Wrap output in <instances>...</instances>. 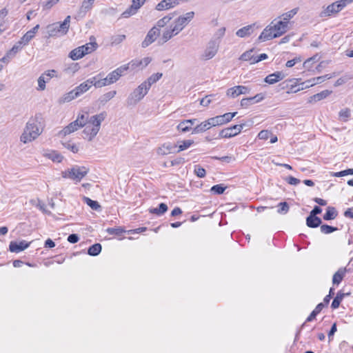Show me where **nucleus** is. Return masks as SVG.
<instances>
[{"label":"nucleus","instance_id":"1","mask_svg":"<svg viewBox=\"0 0 353 353\" xmlns=\"http://www.w3.org/2000/svg\"><path fill=\"white\" fill-rule=\"evenodd\" d=\"M45 127L44 121L40 114L30 118L26 123L20 137V141L23 143L34 141L43 132Z\"/></svg>","mask_w":353,"mask_h":353},{"label":"nucleus","instance_id":"2","mask_svg":"<svg viewBox=\"0 0 353 353\" xmlns=\"http://www.w3.org/2000/svg\"><path fill=\"white\" fill-rule=\"evenodd\" d=\"M288 30V22L278 21L275 23L272 22L261 32L258 38L259 41H265L271 40L274 38L279 37L286 32Z\"/></svg>","mask_w":353,"mask_h":353},{"label":"nucleus","instance_id":"3","mask_svg":"<svg viewBox=\"0 0 353 353\" xmlns=\"http://www.w3.org/2000/svg\"><path fill=\"white\" fill-rule=\"evenodd\" d=\"M106 115V112H105L92 117L88 115V121L85 125V128L83 131V133L85 135L84 139H87L88 141H92L98 134L101 128V124L105 119Z\"/></svg>","mask_w":353,"mask_h":353},{"label":"nucleus","instance_id":"4","mask_svg":"<svg viewBox=\"0 0 353 353\" xmlns=\"http://www.w3.org/2000/svg\"><path fill=\"white\" fill-rule=\"evenodd\" d=\"M70 16H67L62 23H54L46 27V37H59L65 34L69 30Z\"/></svg>","mask_w":353,"mask_h":353},{"label":"nucleus","instance_id":"5","mask_svg":"<svg viewBox=\"0 0 353 353\" xmlns=\"http://www.w3.org/2000/svg\"><path fill=\"white\" fill-rule=\"evenodd\" d=\"M88 112L82 111L81 113L78 114L75 121L70 123L59 132V135L60 137H65L66 135L77 131L79 128L84 127L88 121Z\"/></svg>","mask_w":353,"mask_h":353},{"label":"nucleus","instance_id":"6","mask_svg":"<svg viewBox=\"0 0 353 353\" xmlns=\"http://www.w3.org/2000/svg\"><path fill=\"white\" fill-rule=\"evenodd\" d=\"M89 169L84 166L75 165L61 172L63 178H68L76 182H79L88 173Z\"/></svg>","mask_w":353,"mask_h":353},{"label":"nucleus","instance_id":"7","mask_svg":"<svg viewBox=\"0 0 353 353\" xmlns=\"http://www.w3.org/2000/svg\"><path fill=\"white\" fill-rule=\"evenodd\" d=\"M149 89L143 83L134 89L128 97L126 104L128 106H134L148 92Z\"/></svg>","mask_w":353,"mask_h":353},{"label":"nucleus","instance_id":"8","mask_svg":"<svg viewBox=\"0 0 353 353\" xmlns=\"http://www.w3.org/2000/svg\"><path fill=\"white\" fill-rule=\"evenodd\" d=\"M194 16V12H189L185 14L183 16L179 17L175 20L174 26L175 30L178 31L179 33L183 30V29L188 25V23L193 19Z\"/></svg>","mask_w":353,"mask_h":353},{"label":"nucleus","instance_id":"9","mask_svg":"<svg viewBox=\"0 0 353 353\" xmlns=\"http://www.w3.org/2000/svg\"><path fill=\"white\" fill-rule=\"evenodd\" d=\"M245 125L243 123L225 128L220 131L219 137V138H231L235 137L241 132Z\"/></svg>","mask_w":353,"mask_h":353},{"label":"nucleus","instance_id":"10","mask_svg":"<svg viewBox=\"0 0 353 353\" xmlns=\"http://www.w3.org/2000/svg\"><path fill=\"white\" fill-rule=\"evenodd\" d=\"M251 89L244 85H236L227 90L226 95L230 98H236L241 94H250Z\"/></svg>","mask_w":353,"mask_h":353},{"label":"nucleus","instance_id":"11","mask_svg":"<svg viewBox=\"0 0 353 353\" xmlns=\"http://www.w3.org/2000/svg\"><path fill=\"white\" fill-rule=\"evenodd\" d=\"M218 50L219 43L215 41H210L202 54V58L205 60L212 59L216 54Z\"/></svg>","mask_w":353,"mask_h":353},{"label":"nucleus","instance_id":"12","mask_svg":"<svg viewBox=\"0 0 353 353\" xmlns=\"http://www.w3.org/2000/svg\"><path fill=\"white\" fill-rule=\"evenodd\" d=\"M159 34H160V30L157 27L154 26L148 32L146 37H145L144 40L143 41V42L141 43V46L143 48L148 47L157 39V37L159 36Z\"/></svg>","mask_w":353,"mask_h":353},{"label":"nucleus","instance_id":"13","mask_svg":"<svg viewBox=\"0 0 353 353\" xmlns=\"http://www.w3.org/2000/svg\"><path fill=\"white\" fill-rule=\"evenodd\" d=\"M129 69L128 65H123L112 72L109 73L106 78L110 84L115 83L122 76L123 73Z\"/></svg>","mask_w":353,"mask_h":353},{"label":"nucleus","instance_id":"14","mask_svg":"<svg viewBox=\"0 0 353 353\" xmlns=\"http://www.w3.org/2000/svg\"><path fill=\"white\" fill-rule=\"evenodd\" d=\"M176 145L170 142L165 143L159 146L157 150V153L161 156L168 155L169 154L176 153Z\"/></svg>","mask_w":353,"mask_h":353},{"label":"nucleus","instance_id":"15","mask_svg":"<svg viewBox=\"0 0 353 353\" xmlns=\"http://www.w3.org/2000/svg\"><path fill=\"white\" fill-rule=\"evenodd\" d=\"M343 9L339 1L327 6L321 13V17H328L332 14H336Z\"/></svg>","mask_w":353,"mask_h":353},{"label":"nucleus","instance_id":"16","mask_svg":"<svg viewBox=\"0 0 353 353\" xmlns=\"http://www.w3.org/2000/svg\"><path fill=\"white\" fill-rule=\"evenodd\" d=\"M179 34L178 31L175 30V28L173 25H171L169 28H166L162 34L161 37L160 38L159 43L161 44H163L172 39L174 36Z\"/></svg>","mask_w":353,"mask_h":353},{"label":"nucleus","instance_id":"17","mask_svg":"<svg viewBox=\"0 0 353 353\" xmlns=\"http://www.w3.org/2000/svg\"><path fill=\"white\" fill-rule=\"evenodd\" d=\"M196 121V119L183 120L178 124L176 129L182 133H186L190 130H193L192 125L195 123Z\"/></svg>","mask_w":353,"mask_h":353},{"label":"nucleus","instance_id":"18","mask_svg":"<svg viewBox=\"0 0 353 353\" xmlns=\"http://www.w3.org/2000/svg\"><path fill=\"white\" fill-rule=\"evenodd\" d=\"M152 61L150 57H145L141 60L134 59L131 61L127 65H128L129 68L136 69L137 68H141V69L146 67Z\"/></svg>","mask_w":353,"mask_h":353},{"label":"nucleus","instance_id":"19","mask_svg":"<svg viewBox=\"0 0 353 353\" xmlns=\"http://www.w3.org/2000/svg\"><path fill=\"white\" fill-rule=\"evenodd\" d=\"M255 28V23L244 26L236 32V35L241 38L248 37L253 33Z\"/></svg>","mask_w":353,"mask_h":353},{"label":"nucleus","instance_id":"20","mask_svg":"<svg viewBox=\"0 0 353 353\" xmlns=\"http://www.w3.org/2000/svg\"><path fill=\"white\" fill-rule=\"evenodd\" d=\"M29 245L30 243H26L25 241H22L19 243L11 241L9 245V250L12 252L18 253L28 248Z\"/></svg>","mask_w":353,"mask_h":353},{"label":"nucleus","instance_id":"21","mask_svg":"<svg viewBox=\"0 0 353 353\" xmlns=\"http://www.w3.org/2000/svg\"><path fill=\"white\" fill-rule=\"evenodd\" d=\"M179 4L178 0H162L156 6L157 10H165L172 8Z\"/></svg>","mask_w":353,"mask_h":353},{"label":"nucleus","instance_id":"22","mask_svg":"<svg viewBox=\"0 0 353 353\" xmlns=\"http://www.w3.org/2000/svg\"><path fill=\"white\" fill-rule=\"evenodd\" d=\"M285 75L283 72H276L268 75L265 78V82L269 84H274L285 78Z\"/></svg>","mask_w":353,"mask_h":353},{"label":"nucleus","instance_id":"23","mask_svg":"<svg viewBox=\"0 0 353 353\" xmlns=\"http://www.w3.org/2000/svg\"><path fill=\"white\" fill-rule=\"evenodd\" d=\"M39 29V25L37 24L30 30L28 31L21 38V40L23 43V45H27L34 37L37 34L38 30Z\"/></svg>","mask_w":353,"mask_h":353},{"label":"nucleus","instance_id":"24","mask_svg":"<svg viewBox=\"0 0 353 353\" xmlns=\"http://www.w3.org/2000/svg\"><path fill=\"white\" fill-rule=\"evenodd\" d=\"M90 43L80 46L81 50L84 51L85 55L94 51L98 47L97 43L95 41L94 37L92 36L90 37Z\"/></svg>","mask_w":353,"mask_h":353},{"label":"nucleus","instance_id":"25","mask_svg":"<svg viewBox=\"0 0 353 353\" xmlns=\"http://www.w3.org/2000/svg\"><path fill=\"white\" fill-rule=\"evenodd\" d=\"M212 126L210 125V122L209 119L201 123L200 124L197 125L196 127L193 128L192 134H199L203 132H205L206 130L211 128Z\"/></svg>","mask_w":353,"mask_h":353},{"label":"nucleus","instance_id":"26","mask_svg":"<svg viewBox=\"0 0 353 353\" xmlns=\"http://www.w3.org/2000/svg\"><path fill=\"white\" fill-rule=\"evenodd\" d=\"M321 222H322L321 219L316 216H312V215L310 214L306 218V225L309 228H317L319 225H321Z\"/></svg>","mask_w":353,"mask_h":353},{"label":"nucleus","instance_id":"27","mask_svg":"<svg viewBox=\"0 0 353 353\" xmlns=\"http://www.w3.org/2000/svg\"><path fill=\"white\" fill-rule=\"evenodd\" d=\"M332 93V91L325 90H323L319 93L315 94L310 97L309 102H316L319 101L323 99H325L327 97H328Z\"/></svg>","mask_w":353,"mask_h":353},{"label":"nucleus","instance_id":"28","mask_svg":"<svg viewBox=\"0 0 353 353\" xmlns=\"http://www.w3.org/2000/svg\"><path fill=\"white\" fill-rule=\"evenodd\" d=\"M193 143L194 141L191 139L177 141V143L176 144L177 145V150H176V153L189 148Z\"/></svg>","mask_w":353,"mask_h":353},{"label":"nucleus","instance_id":"29","mask_svg":"<svg viewBox=\"0 0 353 353\" xmlns=\"http://www.w3.org/2000/svg\"><path fill=\"white\" fill-rule=\"evenodd\" d=\"M25 45H23V43L22 42V41L20 39L18 42H17L14 46L13 47L7 52V57H8L9 58H12L14 57L16 54L20 51L23 46H24Z\"/></svg>","mask_w":353,"mask_h":353},{"label":"nucleus","instance_id":"30","mask_svg":"<svg viewBox=\"0 0 353 353\" xmlns=\"http://www.w3.org/2000/svg\"><path fill=\"white\" fill-rule=\"evenodd\" d=\"M346 272L345 268H340L336 272L334 273L332 278V283L334 285H339L345 276Z\"/></svg>","mask_w":353,"mask_h":353},{"label":"nucleus","instance_id":"31","mask_svg":"<svg viewBox=\"0 0 353 353\" xmlns=\"http://www.w3.org/2000/svg\"><path fill=\"white\" fill-rule=\"evenodd\" d=\"M162 73L160 72L153 74L146 81H143V83L150 90L151 85L159 81L162 77Z\"/></svg>","mask_w":353,"mask_h":353},{"label":"nucleus","instance_id":"32","mask_svg":"<svg viewBox=\"0 0 353 353\" xmlns=\"http://www.w3.org/2000/svg\"><path fill=\"white\" fill-rule=\"evenodd\" d=\"M168 209V205L164 203H161L159 204V208H151L149 210V212L151 214L161 216L167 212Z\"/></svg>","mask_w":353,"mask_h":353},{"label":"nucleus","instance_id":"33","mask_svg":"<svg viewBox=\"0 0 353 353\" xmlns=\"http://www.w3.org/2000/svg\"><path fill=\"white\" fill-rule=\"evenodd\" d=\"M84 56V51L81 50L80 46L72 50L69 54V57L74 61L78 60Z\"/></svg>","mask_w":353,"mask_h":353},{"label":"nucleus","instance_id":"34","mask_svg":"<svg viewBox=\"0 0 353 353\" xmlns=\"http://www.w3.org/2000/svg\"><path fill=\"white\" fill-rule=\"evenodd\" d=\"M337 216V212L334 207H327L326 212L323 215V219L325 221H330L334 219Z\"/></svg>","mask_w":353,"mask_h":353},{"label":"nucleus","instance_id":"35","mask_svg":"<svg viewBox=\"0 0 353 353\" xmlns=\"http://www.w3.org/2000/svg\"><path fill=\"white\" fill-rule=\"evenodd\" d=\"M89 82H83L79 85L77 86L74 90L77 94L78 97L86 92L90 89Z\"/></svg>","mask_w":353,"mask_h":353},{"label":"nucleus","instance_id":"36","mask_svg":"<svg viewBox=\"0 0 353 353\" xmlns=\"http://www.w3.org/2000/svg\"><path fill=\"white\" fill-rule=\"evenodd\" d=\"M174 17V13H170L169 14L165 16L164 17L159 19L157 23V26L159 29V28L165 27L170 20Z\"/></svg>","mask_w":353,"mask_h":353},{"label":"nucleus","instance_id":"37","mask_svg":"<svg viewBox=\"0 0 353 353\" xmlns=\"http://www.w3.org/2000/svg\"><path fill=\"white\" fill-rule=\"evenodd\" d=\"M345 297V294L341 292V291H339L336 297L334 299L331 307L332 309H336L339 307L340 303L343 299Z\"/></svg>","mask_w":353,"mask_h":353},{"label":"nucleus","instance_id":"38","mask_svg":"<svg viewBox=\"0 0 353 353\" xmlns=\"http://www.w3.org/2000/svg\"><path fill=\"white\" fill-rule=\"evenodd\" d=\"M101 251L100 243H95L90 246L88 250V254L90 256H97Z\"/></svg>","mask_w":353,"mask_h":353},{"label":"nucleus","instance_id":"39","mask_svg":"<svg viewBox=\"0 0 353 353\" xmlns=\"http://www.w3.org/2000/svg\"><path fill=\"white\" fill-rule=\"evenodd\" d=\"M83 200H84L85 203L88 206H90L92 210H97V211L101 210V207L97 201H93L91 199H90L88 197H85V196L83 198Z\"/></svg>","mask_w":353,"mask_h":353},{"label":"nucleus","instance_id":"40","mask_svg":"<svg viewBox=\"0 0 353 353\" xmlns=\"http://www.w3.org/2000/svg\"><path fill=\"white\" fill-rule=\"evenodd\" d=\"M350 115L351 111L347 108L341 110V111L339 112V119L344 122L348 120V119L350 117Z\"/></svg>","mask_w":353,"mask_h":353},{"label":"nucleus","instance_id":"41","mask_svg":"<svg viewBox=\"0 0 353 353\" xmlns=\"http://www.w3.org/2000/svg\"><path fill=\"white\" fill-rule=\"evenodd\" d=\"M117 94V91L112 90L108 92H106L105 94L101 96L99 100L101 103H105L108 101H109L110 99H112Z\"/></svg>","mask_w":353,"mask_h":353},{"label":"nucleus","instance_id":"42","mask_svg":"<svg viewBox=\"0 0 353 353\" xmlns=\"http://www.w3.org/2000/svg\"><path fill=\"white\" fill-rule=\"evenodd\" d=\"M254 57H255L253 55V50L252 49L243 53L239 57V59L245 61H250L251 63H252Z\"/></svg>","mask_w":353,"mask_h":353},{"label":"nucleus","instance_id":"43","mask_svg":"<svg viewBox=\"0 0 353 353\" xmlns=\"http://www.w3.org/2000/svg\"><path fill=\"white\" fill-rule=\"evenodd\" d=\"M298 8H294L291 10H290L289 12H287L284 14H282L281 17H282V21H287L289 23V20L290 19H292L298 12Z\"/></svg>","mask_w":353,"mask_h":353},{"label":"nucleus","instance_id":"44","mask_svg":"<svg viewBox=\"0 0 353 353\" xmlns=\"http://www.w3.org/2000/svg\"><path fill=\"white\" fill-rule=\"evenodd\" d=\"M212 127L219 126L224 125L223 120L221 115H218L212 118L208 119Z\"/></svg>","mask_w":353,"mask_h":353},{"label":"nucleus","instance_id":"45","mask_svg":"<svg viewBox=\"0 0 353 353\" xmlns=\"http://www.w3.org/2000/svg\"><path fill=\"white\" fill-rule=\"evenodd\" d=\"M92 4L93 2L90 0H83L80 8V13L85 14L86 12L91 9Z\"/></svg>","mask_w":353,"mask_h":353},{"label":"nucleus","instance_id":"46","mask_svg":"<svg viewBox=\"0 0 353 353\" xmlns=\"http://www.w3.org/2000/svg\"><path fill=\"white\" fill-rule=\"evenodd\" d=\"M138 10L139 9L137 8H136L135 6H134L132 4L127 10H125L122 13V16L124 18L130 17V16L134 15V14H136V12H137Z\"/></svg>","mask_w":353,"mask_h":353},{"label":"nucleus","instance_id":"47","mask_svg":"<svg viewBox=\"0 0 353 353\" xmlns=\"http://www.w3.org/2000/svg\"><path fill=\"white\" fill-rule=\"evenodd\" d=\"M125 39V34H118L114 35L111 37V44L113 45H118L123 42Z\"/></svg>","mask_w":353,"mask_h":353},{"label":"nucleus","instance_id":"48","mask_svg":"<svg viewBox=\"0 0 353 353\" xmlns=\"http://www.w3.org/2000/svg\"><path fill=\"white\" fill-rule=\"evenodd\" d=\"M321 232L324 234H330L333 232L338 230V228L336 227L330 226L326 224L321 225L320 228Z\"/></svg>","mask_w":353,"mask_h":353},{"label":"nucleus","instance_id":"49","mask_svg":"<svg viewBox=\"0 0 353 353\" xmlns=\"http://www.w3.org/2000/svg\"><path fill=\"white\" fill-rule=\"evenodd\" d=\"M225 189H226V187L224 186L223 184H218V185H213L211 188L210 190H211V192H214V194H221L224 192Z\"/></svg>","mask_w":353,"mask_h":353},{"label":"nucleus","instance_id":"50","mask_svg":"<svg viewBox=\"0 0 353 353\" xmlns=\"http://www.w3.org/2000/svg\"><path fill=\"white\" fill-rule=\"evenodd\" d=\"M348 174H353V168L347 169L341 172H332L331 176L336 177H341L344 176H347Z\"/></svg>","mask_w":353,"mask_h":353},{"label":"nucleus","instance_id":"51","mask_svg":"<svg viewBox=\"0 0 353 353\" xmlns=\"http://www.w3.org/2000/svg\"><path fill=\"white\" fill-rule=\"evenodd\" d=\"M110 85V83L108 81V79L106 77L103 78V75L101 74V77H98V81L97 83H94L95 88H102L105 85Z\"/></svg>","mask_w":353,"mask_h":353},{"label":"nucleus","instance_id":"52","mask_svg":"<svg viewBox=\"0 0 353 353\" xmlns=\"http://www.w3.org/2000/svg\"><path fill=\"white\" fill-rule=\"evenodd\" d=\"M107 232L110 234H115V235H121L123 232H125V230L121 228H109L106 230Z\"/></svg>","mask_w":353,"mask_h":353},{"label":"nucleus","instance_id":"53","mask_svg":"<svg viewBox=\"0 0 353 353\" xmlns=\"http://www.w3.org/2000/svg\"><path fill=\"white\" fill-rule=\"evenodd\" d=\"M237 112H228V113H225L221 116L222 117V119L223 120V123L224 124H226L228 123H229L236 115Z\"/></svg>","mask_w":353,"mask_h":353},{"label":"nucleus","instance_id":"54","mask_svg":"<svg viewBox=\"0 0 353 353\" xmlns=\"http://www.w3.org/2000/svg\"><path fill=\"white\" fill-rule=\"evenodd\" d=\"M38 88H37V90H44L46 89V83L48 82L47 81L45 80V74H41L38 80Z\"/></svg>","mask_w":353,"mask_h":353},{"label":"nucleus","instance_id":"55","mask_svg":"<svg viewBox=\"0 0 353 353\" xmlns=\"http://www.w3.org/2000/svg\"><path fill=\"white\" fill-rule=\"evenodd\" d=\"M279 209L277 210L279 214H286L289 211V205L287 202H281L278 205Z\"/></svg>","mask_w":353,"mask_h":353},{"label":"nucleus","instance_id":"56","mask_svg":"<svg viewBox=\"0 0 353 353\" xmlns=\"http://www.w3.org/2000/svg\"><path fill=\"white\" fill-rule=\"evenodd\" d=\"M194 172L199 178H203L206 174L205 170L199 165H195Z\"/></svg>","mask_w":353,"mask_h":353},{"label":"nucleus","instance_id":"57","mask_svg":"<svg viewBox=\"0 0 353 353\" xmlns=\"http://www.w3.org/2000/svg\"><path fill=\"white\" fill-rule=\"evenodd\" d=\"M253 104H254V103L252 97L243 98L241 101V106L245 108H247Z\"/></svg>","mask_w":353,"mask_h":353},{"label":"nucleus","instance_id":"58","mask_svg":"<svg viewBox=\"0 0 353 353\" xmlns=\"http://www.w3.org/2000/svg\"><path fill=\"white\" fill-rule=\"evenodd\" d=\"M63 145L65 148L71 150L74 153H77L79 151L78 146L76 144L72 143L71 142H65L63 143Z\"/></svg>","mask_w":353,"mask_h":353},{"label":"nucleus","instance_id":"59","mask_svg":"<svg viewBox=\"0 0 353 353\" xmlns=\"http://www.w3.org/2000/svg\"><path fill=\"white\" fill-rule=\"evenodd\" d=\"M59 0H48L43 2V7L46 10H50L54 5L57 4Z\"/></svg>","mask_w":353,"mask_h":353},{"label":"nucleus","instance_id":"60","mask_svg":"<svg viewBox=\"0 0 353 353\" xmlns=\"http://www.w3.org/2000/svg\"><path fill=\"white\" fill-rule=\"evenodd\" d=\"M330 78H331V76L330 74H325V75H323V76H321V77H318L314 78V83H318L319 84V83H321L325 80L329 79Z\"/></svg>","mask_w":353,"mask_h":353},{"label":"nucleus","instance_id":"61","mask_svg":"<svg viewBox=\"0 0 353 353\" xmlns=\"http://www.w3.org/2000/svg\"><path fill=\"white\" fill-rule=\"evenodd\" d=\"M285 181L290 185H298L299 183H300V180L294 177V176H290L286 178Z\"/></svg>","mask_w":353,"mask_h":353},{"label":"nucleus","instance_id":"62","mask_svg":"<svg viewBox=\"0 0 353 353\" xmlns=\"http://www.w3.org/2000/svg\"><path fill=\"white\" fill-rule=\"evenodd\" d=\"M70 99L68 97V95L67 94V93L63 94L59 99H58V103L59 104H63V103H68V102H70Z\"/></svg>","mask_w":353,"mask_h":353},{"label":"nucleus","instance_id":"63","mask_svg":"<svg viewBox=\"0 0 353 353\" xmlns=\"http://www.w3.org/2000/svg\"><path fill=\"white\" fill-rule=\"evenodd\" d=\"M211 97H212V95H209V96H206L205 97L203 98L200 101V104L205 107L208 106L212 101L211 99H210Z\"/></svg>","mask_w":353,"mask_h":353},{"label":"nucleus","instance_id":"64","mask_svg":"<svg viewBox=\"0 0 353 353\" xmlns=\"http://www.w3.org/2000/svg\"><path fill=\"white\" fill-rule=\"evenodd\" d=\"M270 134L271 133L269 131H268V130H261L259 133L258 137L260 139H268Z\"/></svg>","mask_w":353,"mask_h":353}]
</instances>
